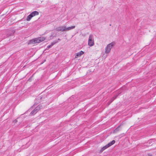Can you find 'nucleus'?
<instances>
[{"label":"nucleus","instance_id":"obj_8","mask_svg":"<svg viewBox=\"0 0 156 156\" xmlns=\"http://www.w3.org/2000/svg\"><path fill=\"white\" fill-rule=\"evenodd\" d=\"M38 109H36V108L32 111L30 113V115H34L38 112Z\"/></svg>","mask_w":156,"mask_h":156},{"label":"nucleus","instance_id":"obj_10","mask_svg":"<svg viewBox=\"0 0 156 156\" xmlns=\"http://www.w3.org/2000/svg\"><path fill=\"white\" fill-rule=\"evenodd\" d=\"M38 38L40 41V42L44 41V40H45L46 39V37H39Z\"/></svg>","mask_w":156,"mask_h":156},{"label":"nucleus","instance_id":"obj_19","mask_svg":"<svg viewBox=\"0 0 156 156\" xmlns=\"http://www.w3.org/2000/svg\"><path fill=\"white\" fill-rule=\"evenodd\" d=\"M40 105H38L36 107H39V108L40 107H41V106H40Z\"/></svg>","mask_w":156,"mask_h":156},{"label":"nucleus","instance_id":"obj_5","mask_svg":"<svg viewBox=\"0 0 156 156\" xmlns=\"http://www.w3.org/2000/svg\"><path fill=\"white\" fill-rule=\"evenodd\" d=\"M84 54V52L82 51H81L79 52H78L76 53V55L75 56V58H77L78 57H80L82 55Z\"/></svg>","mask_w":156,"mask_h":156},{"label":"nucleus","instance_id":"obj_18","mask_svg":"<svg viewBox=\"0 0 156 156\" xmlns=\"http://www.w3.org/2000/svg\"><path fill=\"white\" fill-rule=\"evenodd\" d=\"M17 119H15L13 121V122H14L15 123H16L17 122Z\"/></svg>","mask_w":156,"mask_h":156},{"label":"nucleus","instance_id":"obj_1","mask_svg":"<svg viewBox=\"0 0 156 156\" xmlns=\"http://www.w3.org/2000/svg\"><path fill=\"white\" fill-rule=\"evenodd\" d=\"M75 27V26H73L68 27H66V26H61L56 28L55 30L58 31H69L71 29H73Z\"/></svg>","mask_w":156,"mask_h":156},{"label":"nucleus","instance_id":"obj_21","mask_svg":"<svg viewBox=\"0 0 156 156\" xmlns=\"http://www.w3.org/2000/svg\"><path fill=\"white\" fill-rule=\"evenodd\" d=\"M149 156H151V155H149Z\"/></svg>","mask_w":156,"mask_h":156},{"label":"nucleus","instance_id":"obj_3","mask_svg":"<svg viewBox=\"0 0 156 156\" xmlns=\"http://www.w3.org/2000/svg\"><path fill=\"white\" fill-rule=\"evenodd\" d=\"M115 140H112L111 142L108 143V144H106L102 148L100 151V152H102L103 151L114 144L115 143Z\"/></svg>","mask_w":156,"mask_h":156},{"label":"nucleus","instance_id":"obj_16","mask_svg":"<svg viewBox=\"0 0 156 156\" xmlns=\"http://www.w3.org/2000/svg\"><path fill=\"white\" fill-rule=\"evenodd\" d=\"M54 37V36H53L52 35H51L50 36V39H49L51 40V39H53Z\"/></svg>","mask_w":156,"mask_h":156},{"label":"nucleus","instance_id":"obj_2","mask_svg":"<svg viewBox=\"0 0 156 156\" xmlns=\"http://www.w3.org/2000/svg\"><path fill=\"white\" fill-rule=\"evenodd\" d=\"M115 43L114 42H112L111 43L108 44L105 49V52L106 53H109L111 51V50Z\"/></svg>","mask_w":156,"mask_h":156},{"label":"nucleus","instance_id":"obj_14","mask_svg":"<svg viewBox=\"0 0 156 156\" xmlns=\"http://www.w3.org/2000/svg\"><path fill=\"white\" fill-rule=\"evenodd\" d=\"M58 41H54L53 42H52L51 43V44L52 45V46H53L56 43H58Z\"/></svg>","mask_w":156,"mask_h":156},{"label":"nucleus","instance_id":"obj_7","mask_svg":"<svg viewBox=\"0 0 156 156\" xmlns=\"http://www.w3.org/2000/svg\"><path fill=\"white\" fill-rule=\"evenodd\" d=\"M30 14L32 16V17H33L35 15H38L39 14V12L37 11H34L32 12Z\"/></svg>","mask_w":156,"mask_h":156},{"label":"nucleus","instance_id":"obj_17","mask_svg":"<svg viewBox=\"0 0 156 156\" xmlns=\"http://www.w3.org/2000/svg\"><path fill=\"white\" fill-rule=\"evenodd\" d=\"M52 46V45L51 44L49 45L48 46H47V48L48 49V48H51Z\"/></svg>","mask_w":156,"mask_h":156},{"label":"nucleus","instance_id":"obj_11","mask_svg":"<svg viewBox=\"0 0 156 156\" xmlns=\"http://www.w3.org/2000/svg\"><path fill=\"white\" fill-rule=\"evenodd\" d=\"M122 125L121 124L119 125L118 127H117L115 130H114V132H116L120 130V127Z\"/></svg>","mask_w":156,"mask_h":156},{"label":"nucleus","instance_id":"obj_15","mask_svg":"<svg viewBox=\"0 0 156 156\" xmlns=\"http://www.w3.org/2000/svg\"><path fill=\"white\" fill-rule=\"evenodd\" d=\"M39 100V99L38 98H36L35 101V104L33 106H35L36 105H37V104H36V102H37V101H38V100Z\"/></svg>","mask_w":156,"mask_h":156},{"label":"nucleus","instance_id":"obj_13","mask_svg":"<svg viewBox=\"0 0 156 156\" xmlns=\"http://www.w3.org/2000/svg\"><path fill=\"white\" fill-rule=\"evenodd\" d=\"M35 39V43L36 44V43H40V41L38 38H34Z\"/></svg>","mask_w":156,"mask_h":156},{"label":"nucleus","instance_id":"obj_20","mask_svg":"<svg viewBox=\"0 0 156 156\" xmlns=\"http://www.w3.org/2000/svg\"><path fill=\"white\" fill-rule=\"evenodd\" d=\"M58 40L60 41H61V40H60V39H59V38H58Z\"/></svg>","mask_w":156,"mask_h":156},{"label":"nucleus","instance_id":"obj_4","mask_svg":"<svg viewBox=\"0 0 156 156\" xmlns=\"http://www.w3.org/2000/svg\"><path fill=\"white\" fill-rule=\"evenodd\" d=\"M94 44V40L93 36L90 34L89 36L88 41V45L92 46Z\"/></svg>","mask_w":156,"mask_h":156},{"label":"nucleus","instance_id":"obj_9","mask_svg":"<svg viewBox=\"0 0 156 156\" xmlns=\"http://www.w3.org/2000/svg\"><path fill=\"white\" fill-rule=\"evenodd\" d=\"M36 44L35 39L30 40L28 43V44Z\"/></svg>","mask_w":156,"mask_h":156},{"label":"nucleus","instance_id":"obj_12","mask_svg":"<svg viewBox=\"0 0 156 156\" xmlns=\"http://www.w3.org/2000/svg\"><path fill=\"white\" fill-rule=\"evenodd\" d=\"M32 17V16L30 14L29 15L26 19V20L27 21H29L30 20L31 18Z\"/></svg>","mask_w":156,"mask_h":156},{"label":"nucleus","instance_id":"obj_6","mask_svg":"<svg viewBox=\"0 0 156 156\" xmlns=\"http://www.w3.org/2000/svg\"><path fill=\"white\" fill-rule=\"evenodd\" d=\"M118 96V95H116L115 96L112 98L108 102V105L110 104L115 99L117 98Z\"/></svg>","mask_w":156,"mask_h":156}]
</instances>
